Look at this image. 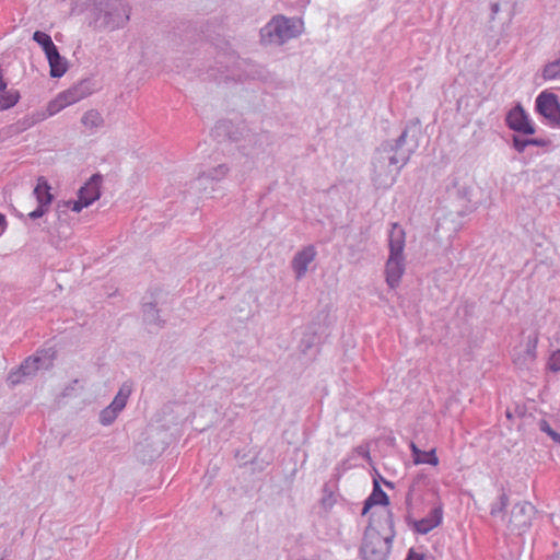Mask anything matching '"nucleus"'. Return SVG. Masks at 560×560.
<instances>
[{"mask_svg": "<svg viewBox=\"0 0 560 560\" xmlns=\"http://www.w3.org/2000/svg\"><path fill=\"white\" fill-rule=\"evenodd\" d=\"M530 145L544 148L549 151L552 148V142L547 138H529Z\"/></svg>", "mask_w": 560, "mask_h": 560, "instance_id": "28", "label": "nucleus"}, {"mask_svg": "<svg viewBox=\"0 0 560 560\" xmlns=\"http://www.w3.org/2000/svg\"><path fill=\"white\" fill-rule=\"evenodd\" d=\"M377 524L370 523L365 528L361 556L364 560H386L395 537L394 521L389 512L380 516Z\"/></svg>", "mask_w": 560, "mask_h": 560, "instance_id": "2", "label": "nucleus"}, {"mask_svg": "<svg viewBox=\"0 0 560 560\" xmlns=\"http://www.w3.org/2000/svg\"><path fill=\"white\" fill-rule=\"evenodd\" d=\"M536 112L551 127H560V104L556 94L544 91L535 101Z\"/></svg>", "mask_w": 560, "mask_h": 560, "instance_id": "5", "label": "nucleus"}, {"mask_svg": "<svg viewBox=\"0 0 560 560\" xmlns=\"http://www.w3.org/2000/svg\"><path fill=\"white\" fill-rule=\"evenodd\" d=\"M143 319L149 325H156L158 327L163 326V322L160 319L159 311L153 303H145L142 307Z\"/></svg>", "mask_w": 560, "mask_h": 560, "instance_id": "20", "label": "nucleus"}, {"mask_svg": "<svg viewBox=\"0 0 560 560\" xmlns=\"http://www.w3.org/2000/svg\"><path fill=\"white\" fill-rule=\"evenodd\" d=\"M505 121L510 129L518 133H535V126L521 105H516L508 113Z\"/></svg>", "mask_w": 560, "mask_h": 560, "instance_id": "10", "label": "nucleus"}, {"mask_svg": "<svg viewBox=\"0 0 560 560\" xmlns=\"http://www.w3.org/2000/svg\"><path fill=\"white\" fill-rule=\"evenodd\" d=\"M406 560H423V558L421 555L416 553L412 550H410Z\"/></svg>", "mask_w": 560, "mask_h": 560, "instance_id": "35", "label": "nucleus"}, {"mask_svg": "<svg viewBox=\"0 0 560 560\" xmlns=\"http://www.w3.org/2000/svg\"><path fill=\"white\" fill-rule=\"evenodd\" d=\"M353 453H355L358 456H361L362 458L370 460V451L369 447L365 445H359L353 450Z\"/></svg>", "mask_w": 560, "mask_h": 560, "instance_id": "31", "label": "nucleus"}, {"mask_svg": "<svg viewBox=\"0 0 560 560\" xmlns=\"http://www.w3.org/2000/svg\"><path fill=\"white\" fill-rule=\"evenodd\" d=\"M132 393V385L128 382L124 383L113 401L100 412V422L103 425H110L124 410L127 401Z\"/></svg>", "mask_w": 560, "mask_h": 560, "instance_id": "7", "label": "nucleus"}, {"mask_svg": "<svg viewBox=\"0 0 560 560\" xmlns=\"http://www.w3.org/2000/svg\"><path fill=\"white\" fill-rule=\"evenodd\" d=\"M214 183H211L207 172L200 173L190 184V189L198 195H210L214 191Z\"/></svg>", "mask_w": 560, "mask_h": 560, "instance_id": "14", "label": "nucleus"}, {"mask_svg": "<svg viewBox=\"0 0 560 560\" xmlns=\"http://www.w3.org/2000/svg\"><path fill=\"white\" fill-rule=\"evenodd\" d=\"M102 177L93 175L90 180L79 189L78 196L85 201V205H92L101 196L100 185Z\"/></svg>", "mask_w": 560, "mask_h": 560, "instance_id": "12", "label": "nucleus"}, {"mask_svg": "<svg viewBox=\"0 0 560 560\" xmlns=\"http://www.w3.org/2000/svg\"><path fill=\"white\" fill-rule=\"evenodd\" d=\"M81 122L85 128L93 130L103 126L104 119L97 110L90 109L82 116Z\"/></svg>", "mask_w": 560, "mask_h": 560, "instance_id": "17", "label": "nucleus"}, {"mask_svg": "<svg viewBox=\"0 0 560 560\" xmlns=\"http://www.w3.org/2000/svg\"><path fill=\"white\" fill-rule=\"evenodd\" d=\"M509 503V498L505 493H502L500 497H499V500L498 502H494L491 504V509H490V513L492 516H497L499 514H501L504 509L506 508Z\"/></svg>", "mask_w": 560, "mask_h": 560, "instance_id": "25", "label": "nucleus"}, {"mask_svg": "<svg viewBox=\"0 0 560 560\" xmlns=\"http://www.w3.org/2000/svg\"><path fill=\"white\" fill-rule=\"evenodd\" d=\"M303 32L304 22L302 19L277 14L260 30V36L267 45L281 46L299 37Z\"/></svg>", "mask_w": 560, "mask_h": 560, "instance_id": "4", "label": "nucleus"}, {"mask_svg": "<svg viewBox=\"0 0 560 560\" xmlns=\"http://www.w3.org/2000/svg\"><path fill=\"white\" fill-rule=\"evenodd\" d=\"M22 374L27 376L34 375L39 369L44 368L42 358L35 355L25 359L20 365Z\"/></svg>", "mask_w": 560, "mask_h": 560, "instance_id": "19", "label": "nucleus"}, {"mask_svg": "<svg viewBox=\"0 0 560 560\" xmlns=\"http://www.w3.org/2000/svg\"><path fill=\"white\" fill-rule=\"evenodd\" d=\"M26 376L22 374L21 368L19 366L18 370L11 371L8 375V382L11 385H18L20 384Z\"/></svg>", "mask_w": 560, "mask_h": 560, "instance_id": "29", "label": "nucleus"}, {"mask_svg": "<svg viewBox=\"0 0 560 560\" xmlns=\"http://www.w3.org/2000/svg\"><path fill=\"white\" fill-rule=\"evenodd\" d=\"M129 16L126 15L125 18H121L119 19V21L117 22H113L110 23L109 20L106 21V23L112 27V28H118V27H122L125 25V23L128 21Z\"/></svg>", "mask_w": 560, "mask_h": 560, "instance_id": "33", "label": "nucleus"}, {"mask_svg": "<svg viewBox=\"0 0 560 560\" xmlns=\"http://www.w3.org/2000/svg\"><path fill=\"white\" fill-rule=\"evenodd\" d=\"M46 58L49 62L50 75L52 78H60L66 73L67 61L65 58L60 56L58 49L47 55Z\"/></svg>", "mask_w": 560, "mask_h": 560, "instance_id": "16", "label": "nucleus"}, {"mask_svg": "<svg viewBox=\"0 0 560 560\" xmlns=\"http://www.w3.org/2000/svg\"><path fill=\"white\" fill-rule=\"evenodd\" d=\"M299 560H319L317 557L312 558H300Z\"/></svg>", "mask_w": 560, "mask_h": 560, "instance_id": "38", "label": "nucleus"}, {"mask_svg": "<svg viewBox=\"0 0 560 560\" xmlns=\"http://www.w3.org/2000/svg\"><path fill=\"white\" fill-rule=\"evenodd\" d=\"M20 100V93L16 90L0 91V110L13 107Z\"/></svg>", "mask_w": 560, "mask_h": 560, "instance_id": "18", "label": "nucleus"}, {"mask_svg": "<svg viewBox=\"0 0 560 560\" xmlns=\"http://www.w3.org/2000/svg\"><path fill=\"white\" fill-rule=\"evenodd\" d=\"M548 365L551 371H560V350H556L551 353Z\"/></svg>", "mask_w": 560, "mask_h": 560, "instance_id": "30", "label": "nucleus"}, {"mask_svg": "<svg viewBox=\"0 0 560 560\" xmlns=\"http://www.w3.org/2000/svg\"><path fill=\"white\" fill-rule=\"evenodd\" d=\"M535 514L536 509L532 503L526 501L515 503L509 521L511 530H517L518 533L526 530L532 525Z\"/></svg>", "mask_w": 560, "mask_h": 560, "instance_id": "8", "label": "nucleus"}, {"mask_svg": "<svg viewBox=\"0 0 560 560\" xmlns=\"http://www.w3.org/2000/svg\"><path fill=\"white\" fill-rule=\"evenodd\" d=\"M530 145L529 138L524 139L514 136L513 137V148L518 152L523 153L527 147Z\"/></svg>", "mask_w": 560, "mask_h": 560, "instance_id": "26", "label": "nucleus"}, {"mask_svg": "<svg viewBox=\"0 0 560 560\" xmlns=\"http://www.w3.org/2000/svg\"><path fill=\"white\" fill-rule=\"evenodd\" d=\"M539 427L542 432H546L556 443L560 444V433L551 429L547 421H541Z\"/></svg>", "mask_w": 560, "mask_h": 560, "instance_id": "27", "label": "nucleus"}, {"mask_svg": "<svg viewBox=\"0 0 560 560\" xmlns=\"http://www.w3.org/2000/svg\"><path fill=\"white\" fill-rule=\"evenodd\" d=\"M408 129H405L396 140L383 142L373 156L372 180L378 188H388L408 163L418 144H407Z\"/></svg>", "mask_w": 560, "mask_h": 560, "instance_id": "1", "label": "nucleus"}, {"mask_svg": "<svg viewBox=\"0 0 560 560\" xmlns=\"http://www.w3.org/2000/svg\"><path fill=\"white\" fill-rule=\"evenodd\" d=\"M90 94L86 83L81 82L57 95L55 100L49 102L47 106V112L49 116H54L59 113L61 109L66 108L69 105H72Z\"/></svg>", "mask_w": 560, "mask_h": 560, "instance_id": "6", "label": "nucleus"}, {"mask_svg": "<svg viewBox=\"0 0 560 560\" xmlns=\"http://www.w3.org/2000/svg\"><path fill=\"white\" fill-rule=\"evenodd\" d=\"M416 485L417 482H412V485L409 487L408 493L406 495V502L410 503L413 499L415 492H416Z\"/></svg>", "mask_w": 560, "mask_h": 560, "instance_id": "34", "label": "nucleus"}, {"mask_svg": "<svg viewBox=\"0 0 560 560\" xmlns=\"http://www.w3.org/2000/svg\"><path fill=\"white\" fill-rule=\"evenodd\" d=\"M69 203L71 205V209L74 212H80L83 208L89 207V205H85V201L80 199L79 197L78 200L70 201Z\"/></svg>", "mask_w": 560, "mask_h": 560, "instance_id": "32", "label": "nucleus"}, {"mask_svg": "<svg viewBox=\"0 0 560 560\" xmlns=\"http://www.w3.org/2000/svg\"><path fill=\"white\" fill-rule=\"evenodd\" d=\"M372 504H388L387 494L380 488L377 483H375L372 494L365 501L363 514L366 513Z\"/></svg>", "mask_w": 560, "mask_h": 560, "instance_id": "21", "label": "nucleus"}, {"mask_svg": "<svg viewBox=\"0 0 560 560\" xmlns=\"http://www.w3.org/2000/svg\"><path fill=\"white\" fill-rule=\"evenodd\" d=\"M316 254L315 247L307 245L294 255L291 267L298 280H301L306 275L308 265L315 260Z\"/></svg>", "mask_w": 560, "mask_h": 560, "instance_id": "11", "label": "nucleus"}, {"mask_svg": "<svg viewBox=\"0 0 560 560\" xmlns=\"http://www.w3.org/2000/svg\"><path fill=\"white\" fill-rule=\"evenodd\" d=\"M33 195L38 203L37 208L28 213L30 219L35 220L42 218L49 209L54 199L50 192V186L44 177L37 179V184L33 190Z\"/></svg>", "mask_w": 560, "mask_h": 560, "instance_id": "9", "label": "nucleus"}, {"mask_svg": "<svg viewBox=\"0 0 560 560\" xmlns=\"http://www.w3.org/2000/svg\"><path fill=\"white\" fill-rule=\"evenodd\" d=\"M229 172V167L225 164H220L207 172L210 175L211 183H219L222 180Z\"/></svg>", "mask_w": 560, "mask_h": 560, "instance_id": "24", "label": "nucleus"}, {"mask_svg": "<svg viewBox=\"0 0 560 560\" xmlns=\"http://www.w3.org/2000/svg\"><path fill=\"white\" fill-rule=\"evenodd\" d=\"M410 450L412 453L413 463L416 465L429 464L432 466H436L439 464V458L435 455L434 448L429 452H423L413 442H411Z\"/></svg>", "mask_w": 560, "mask_h": 560, "instance_id": "15", "label": "nucleus"}, {"mask_svg": "<svg viewBox=\"0 0 560 560\" xmlns=\"http://www.w3.org/2000/svg\"><path fill=\"white\" fill-rule=\"evenodd\" d=\"M5 226V217L0 213V229L3 230Z\"/></svg>", "mask_w": 560, "mask_h": 560, "instance_id": "37", "label": "nucleus"}, {"mask_svg": "<svg viewBox=\"0 0 560 560\" xmlns=\"http://www.w3.org/2000/svg\"><path fill=\"white\" fill-rule=\"evenodd\" d=\"M33 39L43 48L46 56L57 49L51 37L44 32H34Z\"/></svg>", "mask_w": 560, "mask_h": 560, "instance_id": "22", "label": "nucleus"}, {"mask_svg": "<svg viewBox=\"0 0 560 560\" xmlns=\"http://www.w3.org/2000/svg\"><path fill=\"white\" fill-rule=\"evenodd\" d=\"M442 522V509L434 508L429 515L413 523L415 530L419 534H428Z\"/></svg>", "mask_w": 560, "mask_h": 560, "instance_id": "13", "label": "nucleus"}, {"mask_svg": "<svg viewBox=\"0 0 560 560\" xmlns=\"http://www.w3.org/2000/svg\"><path fill=\"white\" fill-rule=\"evenodd\" d=\"M406 233L404 229L393 223L388 233L389 256L385 265L386 283L390 289H396L405 273V249Z\"/></svg>", "mask_w": 560, "mask_h": 560, "instance_id": "3", "label": "nucleus"}, {"mask_svg": "<svg viewBox=\"0 0 560 560\" xmlns=\"http://www.w3.org/2000/svg\"><path fill=\"white\" fill-rule=\"evenodd\" d=\"M542 74L547 80H555L560 78V57L557 60L548 63L544 68Z\"/></svg>", "mask_w": 560, "mask_h": 560, "instance_id": "23", "label": "nucleus"}, {"mask_svg": "<svg viewBox=\"0 0 560 560\" xmlns=\"http://www.w3.org/2000/svg\"><path fill=\"white\" fill-rule=\"evenodd\" d=\"M491 10H492L493 14H497L499 12V10H500L499 4L498 3H492L491 4Z\"/></svg>", "mask_w": 560, "mask_h": 560, "instance_id": "36", "label": "nucleus"}]
</instances>
